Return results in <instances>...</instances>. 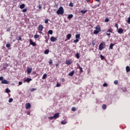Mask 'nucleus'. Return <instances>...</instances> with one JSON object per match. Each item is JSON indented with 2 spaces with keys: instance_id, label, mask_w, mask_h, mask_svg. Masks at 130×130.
<instances>
[{
  "instance_id": "f257e3e1",
  "label": "nucleus",
  "mask_w": 130,
  "mask_h": 130,
  "mask_svg": "<svg viewBox=\"0 0 130 130\" xmlns=\"http://www.w3.org/2000/svg\"><path fill=\"white\" fill-rule=\"evenodd\" d=\"M63 13H64L63 7H62V6H60L58 10H57L56 13L57 15H63Z\"/></svg>"
},
{
  "instance_id": "f03ea898",
  "label": "nucleus",
  "mask_w": 130,
  "mask_h": 130,
  "mask_svg": "<svg viewBox=\"0 0 130 130\" xmlns=\"http://www.w3.org/2000/svg\"><path fill=\"white\" fill-rule=\"evenodd\" d=\"M95 30H94L93 34L97 35V34H98L99 33V32H101V28H100V26L98 25L95 27Z\"/></svg>"
},
{
  "instance_id": "7ed1b4c3",
  "label": "nucleus",
  "mask_w": 130,
  "mask_h": 130,
  "mask_svg": "<svg viewBox=\"0 0 130 130\" xmlns=\"http://www.w3.org/2000/svg\"><path fill=\"white\" fill-rule=\"evenodd\" d=\"M105 42H102L101 43L99 46V50H100L101 51V50H103L104 48V47H105Z\"/></svg>"
},
{
  "instance_id": "20e7f679",
  "label": "nucleus",
  "mask_w": 130,
  "mask_h": 130,
  "mask_svg": "<svg viewBox=\"0 0 130 130\" xmlns=\"http://www.w3.org/2000/svg\"><path fill=\"white\" fill-rule=\"evenodd\" d=\"M112 29H109L106 32V35H107V36H110V35H111L110 33H112Z\"/></svg>"
},
{
  "instance_id": "39448f33",
  "label": "nucleus",
  "mask_w": 130,
  "mask_h": 130,
  "mask_svg": "<svg viewBox=\"0 0 130 130\" xmlns=\"http://www.w3.org/2000/svg\"><path fill=\"white\" fill-rule=\"evenodd\" d=\"M25 108L26 109H30V108H31V105L30 103H27L25 104Z\"/></svg>"
},
{
  "instance_id": "423d86ee",
  "label": "nucleus",
  "mask_w": 130,
  "mask_h": 130,
  "mask_svg": "<svg viewBox=\"0 0 130 130\" xmlns=\"http://www.w3.org/2000/svg\"><path fill=\"white\" fill-rule=\"evenodd\" d=\"M29 44L30 45H32L33 46H36V44L35 43V42H33V41H32V39H30L29 40Z\"/></svg>"
},
{
  "instance_id": "0eeeda50",
  "label": "nucleus",
  "mask_w": 130,
  "mask_h": 130,
  "mask_svg": "<svg viewBox=\"0 0 130 130\" xmlns=\"http://www.w3.org/2000/svg\"><path fill=\"white\" fill-rule=\"evenodd\" d=\"M57 39H56V38H55L54 37H51L50 38V40L52 42H55V41H56Z\"/></svg>"
},
{
  "instance_id": "6e6552de",
  "label": "nucleus",
  "mask_w": 130,
  "mask_h": 130,
  "mask_svg": "<svg viewBox=\"0 0 130 130\" xmlns=\"http://www.w3.org/2000/svg\"><path fill=\"white\" fill-rule=\"evenodd\" d=\"M123 32V29L121 28H120L118 29V33H119V34H122V33Z\"/></svg>"
},
{
  "instance_id": "1a4fd4ad",
  "label": "nucleus",
  "mask_w": 130,
  "mask_h": 130,
  "mask_svg": "<svg viewBox=\"0 0 130 130\" xmlns=\"http://www.w3.org/2000/svg\"><path fill=\"white\" fill-rule=\"evenodd\" d=\"M32 72V68H27V73L29 75Z\"/></svg>"
},
{
  "instance_id": "9d476101",
  "label": "nucleus",
  "mask_w": 130,
  "mask_h": 130,
  "mask_svg": "<svg viewBox=\"0 0 130 130\" xmlns=\"http://www.w3.org/2000/svg\"><path fill=\"white\" fill-rule=\"evenodd\" d=\"M53 117H54V118H58V117H59V113H55L53 115Z\"/></svg>"
},
{
  "instance_id": "9b49d317",
  "label": "nucleus",
  "mask_w": 130,
  "mask_h": 130,
  "mask_svg": "<svg viewBox=\"0 0 130 130\" xmlns=\"http://www.w3.org/2000/svg\"><path fill=\"white\" fill-rule=\"evenodd\" d=\"M30 81H32V79L27 78L26 79L24 80V82H26V83H29Z\"/></svg>"
},
{
  "instance_id": "f8f14e48",
  "label": "nucleus",
  "mask_w": 130,
  "mask_h": 130,
  "mask_svg": "<svg viewBox=\"0 0 130 130\" xmlns=\"http://www.w3.org/2000/svg\"><path fill=\"white\" fill-rule=\"evenodd\" d=\"M42 30H43V25L40 24L39 26V31H42Z\"/></svg>"
},
{
  "instance_id": "ddd939ff",
  "label": "nucleus",
  "mask_w": 130,
  "mask_h": 130,
  "mask_svg": "<svg viewBox=\"0 0 130 130\" xmlns=\"http://www.w3.org/2000/svg\"><path fill=\"white\" fill-rule=\"evenodd\" d=\"M74 74H75V71H72L71 72L69 73V76H70V77H73V76H74Z\"/></svg>"
},
{
  "instance_id": "4468645a",
  "label": "nucleus",
  "mask_w": 130,
  "mask_h": 130,
  "mask_svg": "<svg viewBox=\"0 0 130 130\" xmlns=\"http://www.w3.org/2000/svg\"><path fill=\"white\" fill-rule=\"evenodd\" d=\"M1 83H2V84H8V81H7L5 79H4L3 80H2Z\"/></svg>"
},
{
  "instance_id": "2eb2a0df",
  "label": "nucleus",
  "mask_w": 130,
  "mask_h": 130,
  "mask_svg": "<svg viewBox=\"0 0 130 130\" xmlns=\"http://www.w3.org/2000/svg\"><path fill=\"white\" fill-rule=\"evenodd\" d=\"M74 17V15L73 14H70L68 15V19H69V20H70V19H72Z\"/></svg>"
},
{
  "instance_id": "dca6fc26",
  "label": "nucleus",
  "mask_w": 130,
  "mask_h": 130,
  "mask_svg": "<svg viewBox=\"0 0 130 130\" xmlns=\"http://www.w3.org/2000/svg\"><path fill=\"white\" fill-rule=\"evenodd\" d=\"M71 37H72V34H69L67 35V38L68 40H70L71 39Z\"/></svg>"
},
{
  "instance_id": "f3484780",
  "label": "nucleus",
  "mask_w": 130,
  "mask_h": 130,
  "mask_svg": "<svg viewBox=\"0 0 130 130\" xmlns=\"http://www.w3.org/2000/svg\"><path fill=\"white\" fill-rule=\"evenodd\" d=\"M115 44L111 43L110 45L109 49H113V46H114Z\"/></svg>"
},
{
  "instance_id": "a211bd4d",
  "label": "nucleus",
  "mask_w": 130,
  "mask_h": 130,
  "mask_svg": "<svg viewBox=\"0 0 130 130\" xmlns=\"http://www.w3.org/2000/svg\"><path fill=\"white\" fill-rule=\"evenodd\" d=\"M20 9H23L24 8H25V4H22L19 6Z\"/></svg>"
},
{
  "instance_id": "6ab92c4d",
  "label": "nucleus",
  "mask_w": 130,
  "mask_h": 130,
  "mask_svg": "<svg viewBox=\"0 0 130 130\" xmlns=\"http://www.w3.org/2000/svg\"><path fill=\"white\" fill-rule=\"evenodd\" d=\"M126 71L127 73H129V72H130V68L129 66L126 67Z\"/></svg>"
},
{
  "instance_id": "aec40b11",
  "label": "nucleus",
  "mask_w": 130,
  "mask_h": 130,
  "mask_svg": "<svg viewBox=\"0 0 130 130\" xmlns=\"http://www.w3.org/2000/svg\"><path fill=\"white\" fill-rule=\"evenodd\" d=\"M106 108H107V106H106V105L104 104L102 106V109H103V110H105V109H106Z\"/></svg>"
},
{
  "instance_id": "412c9836",
  "label": "nucleus",
  "mask_w": 130,
  "mask_h": 130,
  "mask_svg": "<svg viewBox=\"0 0 130 130\" xmlns=\"http://www.w3.org/2000/svg\"><path fill=\"white\" fill-rule=\"evenodd\" d=\"M46 77H47V74H44L42 77V79L45 80V79H46Z\"/></svg>"
},
{
  "instance_id": "4be33fe9",
  "label": "nucleus",
  "mask_w": 130,
  "mask_h": 130,
  "mask_svg": "<svg viewBox=\"0 0 130 130\" xmlns=\"http://www.w3.org/2000/svg\"><path fill=\"white\" fill-rule=\"evenodd\" d=\"M48 34H50V35H52V34H53V31H52V30H49L48 31Z\"/></svg>"
},
{
  "instance_id": "5701e85b",
  "label": "nucleus",
  "mask_w": 130,
  "mask_h": 130,
  "mask_svg": "<svg viewBox=\"0 0 130 130\" xmlns=\"http://www.w3.org/2000/svg\"><path fill=\"white\" fill-rule=\"evenodd\" d=\"M80 36H81V35H80V34L76 35L75 36L76 39H80Z\"/></svg>"
},
{
  "instance_id": "b1692460",
  "label": "nucleus",
  "mask_w": 130,
  "mask_h": 130,
  "mask_svg": "<svg viewBox=\"0 0 130 130\" xmlns=\"http://www.w3.org/2000/svg\"><path fill=\"white\" fill-rule=\"evenodd\" d=\"M44 53L45 54H48V53H49V49L46 50L44 51Z\"/></svg>"
},
{
  "instance_id": "393cba45",
  "label": "nucleus",
  "mask_w": 130,
  "mask_h": 130,
  "mask_svg": "<svg viewBox=\"0 0 130 130\" xmlns=\"http://www.w3.org/2000/svg\"><path fill=\"white\" fill-rule=\"evenodd\" d=\"M100 58L102 60H103V59H105V57H104V56L102 55V54L100 55Z\"/></svg>"
},
{
  "instance_id": "a878e982",
  "label": "nucleus",
  "mask_w": 130,
  "mask_h": 130,
  "mask_svg": "<svg viewBox=\"0 0 130 130\" xmlns=\"http://www.w3.org/2000/svg\"><path fill=\"white\" fill-rule=\"evenodd\" d=\"M71 63H72V62L71 61V60H68L66 62V64H68V66H70Z\"/></svg>"
},
{
  "instance_id": "bb28decb",
  "label": "nucleus",
  "mask_w": 130,
  "mask_h": 130,
  "mask_svg": "<svg viewBox=\"0 0 130 130\" xmlns=\"http://www.w3.org/2000/svg\"><path fill=\"white\" fill-rule=\"evenodd\" d=\"M78 67H79V69L80 71V73H83V68L82 67H80L79 65L78 66Z\"/></svg>"
},
{
  "instance_id": "cd10ccee",
  "label": "nucleus",
  "mask_w": 130,
  "mask_h": 130,
  "mask_svg": "<svg viewBox=\"0 0 130 130\" xmlns=\"http://www.w3.org/2000/svg\"><path fill=\"white\" fill-rule=\"evenodd\" d=\"M75 55H76L77 58H80V53H77Z\"/></svg>"
},
{
  "instance_id": "c85d7f7f",
  "label": "nucleus",
  "mask_w": 130,
  "mask_h": 130,
  "mask_svg": "<svg viewBox=\"0 0 130 130\" xmlns=\"http://www.w3.org/2000/svg\"><path fill=\"white\" fill-rule=\"evenodd\" d=\"M81 13L82 14H86V13H87V10H81Z\"/></svg>"
},
{
  "instance_id": "c756f323",
  "label": "nucleus",
  "mask_w": 130,
  "mask_h": 130,
  "mask_svg": "<svg viewBox=\"0 0 130 130\" xmlns=\"http://www.w3.org/2000/svg\"><path fill=\"white\" fill-rule=\"evenodd\" d=\"M39 35H35L34 36L35 39H37V38H39Z\"/></svg>"
},
{
  "instance_id": "7c9ffc66",
  "label": "nucleus",
  "mask_w": 130,
  "mask_h": 130,
  "mask_svg": "<svg viewBox=\"0 0 130 130\" xmlns=\"http://www.w3.org/2000/svg\"><path fill=\"white\" fill-rule=\"evenodd\" d=\"M91 43H92V45H93V46H94V45L96 44V41L93 40L92 41Z\"/></svg>"
},
{
  "instance_id": "2f4dec72",
  "label": "nucleus",
  "mask_w": 130,
  "mask_h": 130,
  "mask_svg": "<svg viewBox=\"0 0 130 130\" xmlns=\"http://www.w3.org/2000/svg\"><path fill=\"white\" fill-rule=\"evenodd\" d=\"M74 43H78V42H79V39H76V40H74Z\"/></svg>"
},
{
  "instance_id": "473e14b6",
  "label": "nucleus",
  "mask_w": 130,
  "mask_h": 130,
  "mask_svg": "<svg viewBox=\"0 0 130 130\" xmlns=\"http://www.w3.org/2000/svg\"><path fill=\"white\" fill-rule=\"evenodd\" d=\"M6 47H7V48H10L11 47V44H6Z\"/></svg>"
},
{
  "instance_id": "72a5a7b5",
  "label": "nucleus",
  "mask_w": 130,
  "mask_h": 130,
  "mask_svg": "<svg viewBox=\"0 0 130 130\" xmlns=\"http://www.w3.org/2000/svg\"><path fill=\"white\" fill-rule=\"evenodd\" d=\"M13 100H14L13 98H10L9 100V103H11V102H13Z\"/></svg>"
},
{
  "instance_id": "f704fd0d",
  "label": "nucleus",
  "mask_w": 130,
  "mask_h": 130,
  "mask_svg": "<svg viewBox=\"0 0 130 130\" xmlns=\"http://www.w3.org/2000/svg\"><path fill=\"white\" fill-rule=\"evenodd\" d=\"M71 110H72V111L75 112V111H76V110H77V109L75 107H72Z\"/></svg>"
},
{
  "instance_id": "c9c22d12",
  "label": "nucleus",
  "mask_w": 130,
  "mask_h": 130,
  "mask_svg": "<svg viewBox=\"0 0 130 130\" xmlns=\"http://www.w3.org/2000/svg\"><path fill=\"white\" fill-rule=\"evenodd\" d=\"M9 92H11V90L10 89H9V88H7L6 89V93H9Z\"/></svg>"
},
{
  "instance_id": "e433bc0d",
  "label": "nucleus",
  "mask_w": 130,
  "mask_h": 130,
  "mask_svg": "<svg viewBox=\"0 0 130 130\" xmlns=\"http://www.w3.org/2000/svg\"><path fill=\"white\" fill-rule=\"evenodd\" d=\"M61 124H66L67 123V122L64 120H63L61 122Z\"/></svg>"
},
{
  "instance_id": "4c0bfd02",
  "label": "nucleus",
  "mask_w": 130,
  "mask_h": 130,
  "mask_svg": "<svg viewBox=\"0 0 130 130\" xmlns=\"http://www.w3.org/2000/svg\"><path fill=\"white\" fill-rule=\"evenodd\" d=\"M27 8H25L24 9L22 10V12L23 13H26V12H27Z\"/></svg>"
},
{
  "instance_id": "58836bf2",
  "label": "nucleus",
  "mask_w": 130,
  "mask_h": 130,
  "mask_svg": "<svg viewBox=\"0 0 130 130\" xmlns=\"http://www.w3.org/2000/svg\"><path fill=\"white\" fill-rule=\"evenodd\" d=\"M105 23H108V22H109V18H106L105 20Z\"/></svg>"
},
{
  "instance_id": "ea45409f",
  "label": "nucleus",
  "mask_w": 130,
  "mask_h": 130,
  "mask_svg": "<svg viewBox=\"0 0 130 130\" xmlns=\"http://www.w3.org/2000/svg\"><path fill=\"white\" fill-rule=\"evenodd\" d=\"M17 40L18 41H22V38H21V37H19L18 38H17Z\"/></svg>"
},
{
  "instance_id": "a19ab883",
  "label": "nucleus",
  "mask_w": 130,
  "mask_h": 130,
  "mask_svg": "<svg viewBox=\"0 0 130 130\" xmlns=\"http://www.w3.org/2000/svg\"><path fill=\"white\" fill-rule=\"evenodd\" d=\"M114 84H115V85H117V84H118V81L117 80H115L114 81Z\"/></svg>"
},
{
  "instance_id": "79ce46f5",
  "label": "nucleus",
  "mask_w": 130,
  "mask_h": 130,
  "mask_svg": "<svg viewBox=\"0 0 130 130\" xmlns=\"http://www.w3.org/2000/svg\"><path fill=\"white\" fill-rule=\"evenodd\" d=\"M48 21H49V19H46L45 20V24H47L48 23Z\"/></svg>"
},
{
  "instance_id": "37998d69",
  "label": "nucleus",
  "mask_w": 130,
  "mask_h": 130,
  "mask_svg": "<svg viewBox=\"0 0 130 130\" xmlns=\"http://www.w3.org/2000/svg\"><path fill=\"white\" fill-rule=\"evenodd\" d=\"M127 22L128 24H130V16L128 18Z\"/></svg>"
},
{
  "instance_id": "c03bdc74",
  "label": "nucleus",
  "mask_w": 130,
  "mask_h": 130,
  "mask_svg": "<svg viewBox=\"0 0 130 130\" xmlns=\"http://www.w3.org/2000/svg\"><path fill=\"white\" fill-rule=\"evenodd\" d=\"M70 7H74V5L73 4V3H70L69 4Z\"/></svg>"
},
{
  "instance_id": "a18cd8bd",
  "label": "nucleus",
  "mask_w": 130,
  "mask_h": 130,
  "mask_svg": "<svg viewBox=\"0 0 130 130\" xmlns=\"http://www.w3.org/2000/svg\"><path fill=\"white\" fill-rule=\"evenodd\" d=\"M108 84L106 83L103 84V87H107Z\"/></svg>"
},
{
  "instance_id": "49530a36",
  "label": "nucleus",
  "mask_w": 130,
  "mask_h": 130,
  "mask_svg": "<svg viewBox=\"0 0 130 130\" xmlns=\"http://www.w3.org/2000/svg\"><path fill=\"white\" fill-rule=\"evenodd\" d=\"M52 62H53L52 60H50L49 61V64H52Z\"/></svg>"
},
{
  "instance_id": "de8ad7c7",
  "label": "nucleus",
  "mask_w": 130,
  "mask_h": 130,
  "mask_svg": "<svg viewBox=\"0 0 130 130\" xmlns=\"http://www.w3.org/2000/svg\"><path fill=\"white\" fill-rule=\"evenodd\" d=\"M36 90H37V89H36V88H32V89H31V91H36Z\"/></svg>"
},
{
  "instance_id": "09e8293b",
  "label": "nucleus",
  "mask_w": 130,
  "mask_h": 130,
  "mask_svg": "<svg viewBox=\"0 0 130 130\" xmlns=\"http://www.w3.org/2000/svg\"><path fill=\"white\" fill-rule=\"evenodd\" d=\"M53 118H54V117H53V116H52V117H49V119H50L51 120H52V119H53Z\"/></svg>"
},
{
  "instance_id": "8fccbe9b",
  "label": "nucleus",
  "mask_w": 130,
  "mask_h": 130,
  "mask_svg": "<svg viewBox=\"0 0 130 130\" xmlns=\"http://www.w3.org/2000/svg\"><path fill=\"white\" fill-rule=\"evenodd\" d=\"M42 5H39V9L40 10H41V9H42Z\"/></svg>"
},
{
  "instance_id": "3c124183",
  "label": "nucleus",
  "mask_w": 130,
  "mask_h": 130,
  "mask_svg": "<svg viewBox=\"0 0 130 130\" xmlns=\"http://www.w3.org/2000/svg\"><path fill=\"white\" fill-rule=\"evenodd\" d=\"M64 81H66V80L64 79V78H62V79H61V82H62V83H64Z\"/></svg>"
},
{
  "instance_id": "603ef678",
  "label": "nucleus",
  "mask_w": 130,
  "mask_h": 130,
  "mask_svg": "<svg viewBox=\"0 0 130 130\" xmlns=\"http://www.w3.org/2000/svg\"><path fill=\"white\" fill-rule=\"evenodd\" d=\"M56 86V87H60V84L59 83H57Z\"/></svg>"
},
{
  "instance_id": "864d4df0",
  "label": "nucleus",
  "mask_w": 130,
  "mask_h": 130,
  "mask_svg": "<svg viewBox=\"0 0 130 130\" xmlns=\"http://www.w3.org/2000/svg\"><path fill=\"white\" fill-rule=\"evenodd\" d=\"M4 80V77H0V81H3Z\"/></svg>"
},
{
  "instance_id": "5fc2aeb1",
  "label": "nucleus",
  "mask_w": 130,
  "mask_h": 130,
  "mask_svg": "<svg viewBox=\"0 0 130 130\" xmlns=\"http://www.w3.org/2000/svg\"><path fill=\"white\" fill-rule=\"evenodd\" d=\"M23 84V82H21V81H19V83H18V84L20 85H22Z\"/></svg>"
},
{
  "instance_id": "6e6d98bb",
  "label": "nucleus",
  "mask_w": 130,
  "mask_h": 130,
  "mask_svg": "<svg viewBox=\"0 0 130 130\" xmlns=\"http://www.w3.org/2000/svg\"><path fill=\"white\" fill-rule=\"evenodd\" d=\"M115 26H116L117 29H118V24H115Z\"/></svg>"
},
{
  "instance_id": "4d7b16f0",
  "label": "nucleus",
  "mask_w": 130,
  "mask_h": 130,
  "mask_svg": "<svg viewBox=\"0 0 130 130\" xmlns=\"http://www.w3.org/2000/svg\"><path fill=\"white\" fill-rule=\"evenodd\" d=\"M3 69H4V70H7V67H3Z\"/></svg>"
},
{
  "instance_id": "13d9d810",
  "label": "nucleus",
  "mask_w": 130,
  "mask_h": 130,
  "mask_svg": "<svg viewBox=\"0 0 130 130\" xmlns=\"http://www.w3.org/2000/svg\"><path fill=\"white\" fill-rule=\"evenodd\" d=\"M95 2H100V0H95Z\"/></svg>"
},
{
  "instance_id": "bf43d9fd",
  "label": "nucleus",
  "mask_w": 130,
  "mask_h": 130,
  "mask_svg": "<svg viewBox=\"0 0 130 130\" xmlns=\"http://www.w3.org/2000/svg\"><path fill=\"white\" fill-rule=\"evenodd\" d=\"M58 65H59L58 63H56V64H55L56 67H58Z\"/></svg>"
},
{
  "instance_id": "052dcab7",
  "label": "nucleus",
  "mask_w": 130,
  "mask_h": 130,
  "mask_svg": "<svg viewBox=\"0 0 130 130\" xmlns=\"http://www.w3.org/2000/svg\"><path fill=\"white\" fill-rule=\"evenodd\" d=\"M91 0H86L87 3H89Z\"/></svg>"
},
{
  "instance_id": "680f3d73",
  "label": "nucleus",
  "mask_w": 130,
  "mask_h": 130,
  "mask_svg": "<svg viewBox=\"0 0 130 130\" xmlns=\"http://www.w3.org/2000/svg\"><path fill=\"white\" fill-rule=\"evenodd\" d=\"M39 33H40L41 34H42V31H40Z\"/></svg>"
},
{
  "instance_id": "e2e57ef3",
  "label": "nucleus",
  "mask_w": 130,
  "mask_h": 130,
  "mask_svg": "<svg viewBox=\"0 0 130 130\" xmlns=\"http://www.w3.org/2000/svg\"><path fill=\"white\" fill-rule=\"evenodd\" d=\"M98 7H99V5H98Z\"/></svg>"
}]
</instances>
